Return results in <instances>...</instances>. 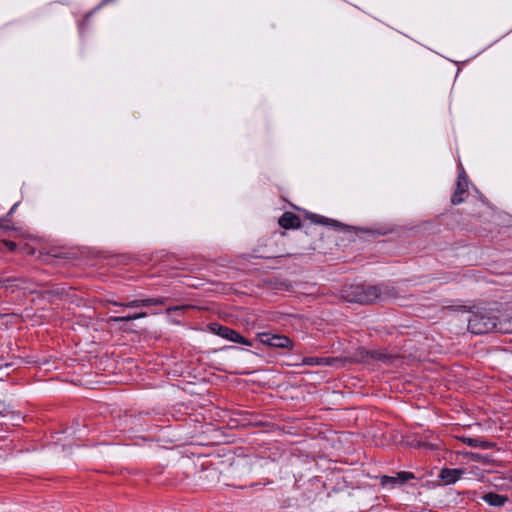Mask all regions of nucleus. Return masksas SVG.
<instances>
[{
    "label": "nucleus",
    "mask_w": 512,
    "mask_h": 512,
    "mask_svg": "<svg viewBox=\"0 0 512 512\" xmlns=\"http://www.w3.org/2000/svg\"><path fill=\"white\" fill-rule=\"evenodd\" d=\"M342 293L343 298L347 302L367 305L382 302L393 297L395 290L384 284H355L345 287Z\"/></svg>",
    "instance_id": "f257e3e1"
},
{
    "label": "nucleus",
    "mask_w": 512,
    "mask_h": 512,
    "mask_svg": "<svg viewBox=\"0 0 512 512\" xmlns=\"http://www.w3.org/2000/svg\"><path fill=\"white\" fill-rule=\"evenodd\" d=\"M499 318L492 310L473 313L468 318V330L476 335L498 332Z\"/></svg>",
    "instance_id": "f03ea898"
},
{
    "label": "nucleus",
    "mask_w": 512,
    "mask_h": 512,
    "mask_svg": "<svg viewBox=\"0 0 512 512\" xmlns=\"http://www.w3.org/2000/svg\"><path fill=\"white\" fill-rule=\"evenodd\" d=\"M256 341L260 344L274 347V348H292L293 342L292 340L281 334H272L269 332H263L256 334Z\"/></svg>",
    "instance_id": "7ed1b4c3"
},
{
    "label": "nucleus",
    "mask_w": 512,
    "mask_h": 512,
    "mask_svg": "<svg viewBox=\"0 0 512 512\" xmlns=\"http://www.w3.org/2000/svg\"><path fill=\"white\" fill-rule=\"evenodd\" d=\"M469 183L470 181L468 176L464 168L461 166L457 176L455 191L451 196V203L453 205H459L465 201L466 197L468 196Z\"/></svg>",
    "instance_id": "20e7f679"
},
{
    "label": "nucleus",
    "mask_w": 512,
    "mask_h": 512,
    "mask_svg": "<svg viewBox=\"0 0 512 512\" xmlns=\"http://www.w3.org/2000/svg\"><path fill=\"white\" fill-rule=\"evenodd\" d=\"M359 354L361 361H367L369 358H371L373 360L380 361L386 364L392 363L394 358L392 355L381 350H362L359 352Z\"/></svg>",
    "instance_id": "39448f33"
},
{
    "label": "nucleus",
    "mask_w": 512,
    "mask_h": 512,
    "mask_svg": "<svg viewBox=\"0 0 512 512\" xmlns=\"http://www.w3.org/2000/svg\"><path fill=\"white\" fill-rule=\"evenodd\" d=\"M279 225L284 229H297L301 226V219L293 212H284L278 220Z\"/></svg>",
    "instance_id": "423d86ee"
},
{
    "label": "nucleus",
    "mask_w": 512,
    "mask_h": 512,
    "mask_svg": "<svg viewBox=\"0 0 512 512\" xmlns=\"http://www.w3.org/2000/svg\"><path fill=\"white\" fill-rule=\"evenodd\" d=\"M464 471L457 468H443L440 470L438 477L446 485L454 484L463 475Z\"/></svg>",
    "instance_id": "0eeeda50"
},
{
    "label": "nucleus",
    "mask_w": 512,
    "mask_h": 512,
    "mask_svg": "<svg viewBox=\"0 0 512 512\" xmlns=\"http://www.w3.org/2000/svg\"><path fill=\"white\" fill-rule=\"evenodd\" d=\"M481 499L486 502L488 505L493 507H503L508 501L509 498L507 495L498 494L495 492L485 493Z\"/></svg>",
    "instance_id": "6e6552de"
},
{
    "label": "nucleus",
    "mask_w": 512,
    "mask_h": 512,
    "mask_svg": "<svg viewBox=\"0 0 512 512\" xmlns=\"http://www.w3.org/2000/svg\"><path fill=\"white\" fill-rule=\"evenodd\" d=\"M223 339L229 340L231 342L239 343L246 346H254V341L249 340L242 336L238 331L227 326Z\"/></svg>",
    "instance_id": "1a4fd4ad"
},
{
    "label": "nucleus",
    "mask_w": 512,
    "mask_h": 512,
    "mask_svg": "<svg viewBox=\"0 0 512 512\" xmlns=\"http://www.w3.org/2000/svg\"><path fill=\"white\" fill-rule=\"evenodd\" d=\"M336 361L338 359L334 357H305L302 364L306 366H332Z\"/></svg>",
    "instance_id": "9d476101"
},
{
    "label": "nucleus",
    "mask_w": 512,
    "mask_h": 512,
    "mask_svg": "<svg viewBox=\"0 0 512 512\" xmlns=\"http://www.w3.org/2000/svg\"><path fill=\"white\" fill-rule=\"evenodd\" d=\"M463 443L472 448L492 449L496 446L495 443L481 440L480 438H463Z\"/></svg>",
    "instance_id": "9b49d317"
},
{
    "label": "nucleus",
    "mask_w": 512,
    "mask_h": 512,
    "mask_svg": "<svg viewBox=\"0 0 512 512\" xmlns=\"http://www.w3.org/2000/svg\"><path fill=\"white\" fill-rule=\"evenodd\" d=\"M108 303L118 306V307H124V308H142L145 307L144 299H136L128 302H119L114 300H108Z\"/></svg>",
    "instance_id": "f8f14e48"
},
{
    "label": "nucleus",
    "mask_w": 512,
    "mask_h": 512,
    "mask_svg": "<svg viewBox=\"0 0 512 512\" xmlns=\"http://www.w3.org/2000/svg\"><path fill=\"white\" fill-rule=\"evenodd\" d=\"M307 217H308V219L311 220L312 223H315V224L332 225V226H339V227L342 226L339 222H337L335 220L328 219V218H325V217L317 215V214L310 213Z\"/></svg>",
    "instance_id": "ddd939ff"
},
{
    "label": "nucleus",
    "mask_w": 512,
    "mask_h": 512,
    "mask_svg": "<svg viewBox=\"0 0 512 512\" xmlns=\"http://www.w3.org/2000/svg\"><path fill=\"white\" fill-rule=\"evenodd\" d=\"M498 332L509 334L512 333V317L499 319Z\"/></svg>",
    "instance_id": "4468645a"
},
{
    "label": "nucleus",
    "mask_w": 512,
    "mask_h": 512,
    "mask_svg": "<svg viewBox=\"0 0 512 512\" xmlns=\"http://www.w3.org/2000/svg\"><path fill=\"white\" fill-rule=\"evenodd\" d=\"M169 298L167 297H157V298H146L144 299L145 307L149 306H161L165 305L168 302Z\"/></svg>",
    "instance_id": "2eb2a0df"
},
{
    "label": "nucleus",
    "mask_w": 512,
    "mask_h": 512,
    "mask_svg": "<svg viewBox=\"0 0 512 512\" xmlns=\"http://www.w3.org/2000/svg\"><path fill=\"white\" fill-rule=\"evenodd\" d=\"M380 484L383 486V487H388V488H394L398 483V480H397V476H388V475H383L381 477V481H380Z\"/></svg>",
    "instance_id": "dca6fc26"
},
{
    "label": "nucleus",
    "mask_w": 512,
    "mask_h": 512,
    "mask_svg": "<svg viewBox=\"0 0 512 512\" xmlns=\"http://www.w3.org/2000/svg\"><path fill=\"white\" fill-rule=\"evenodd\" d=\"M412 446L413 447H417V448H424V449H427V450H436V449H438V445L437 444L429 443V442L423 441V440H414L412 442Z\"/></svg>",
    "instance_id": "f3484780"
},
{
    "label": "nucleus",
    "mask_w": 512,
    "mask_h": 512,
    "mask_svg": "<svg viewBox=\"0 0 512 512\" xmlns=\"http://www.w3.org/2000/svg\"><path fill=\"white\" fill-rule=\"evenodd\" d=\"M397 480L399 484H404L408 482L409 480L415 479V475L412 472L408 471H400L397 473Z\"/></svg>",
    "instance_id": "a211bd4d"
},
{
    "label": "nucleus",
    "mask_w": 512,
    "mask_h": 512,
    "mask_svg": "<svg viewBox=\"0 0 512 512\" xmlns=\"http://www.w3.org/2000/svg\"><path fill=\"white\" fill-rule=\"evenodd\" d=\"M136 320L135 314H127L123 316H110L109 321L113 323L129 322Z\"/></svg>",
    "instance_id": "6ab92c4d"
},
{
    "label": "nucleus",
    "mask_w": 512,
    "mask_h": 512,
    "mask_svg": "<svg viewBox=\"0 0 512 512\" xmlns=\"http://www.w3.org/2000/svg\"><path fill=\"white\" fill-rule=\"evenodd\" d=\"M226 328L227 326L221 325L219 323L210 324V330L221 338H223Z\"/></svg>",
    "instance_id": "aec40b11"
},
{
    "label": "nucleus",
    "mask_w": 512,
    "mask_h": 512,
    "mask_svg": "<svg viewBox=\"0 0 512 512\" xmlns=\"http://www.w3.org/2000/svg\"><path fill=\"white\" fill-rule=\"evenodd\" d=\"M2 245H4L11 252H14L17 249V244L10 240H3Z\"/></svg>",
    "instance_id": "412c9836"
},
{
    "label": "nucleus",
    "mask_w": 512,
    "mask_h": 512,
    "mask_svg": "<svg viewBox=\"0 0 512 512\" xmlns=\"http://www.w3.org/2000/svg\"><path fill=\"white\" fill-rule=\"evenodd\" d=\"M15 277H8L6 279H0V288H2L5 284L12 283L16 281Z\"/></svg>",
    "instance_id": "4be33fe9"
},
{
    "label": "nucleus",
    "mask_w": 512,
    "mask_h": 512,
    "mask_svg": "<svg viewBox=\"0 0 512 512\" xmlns=\"http://www.w3.org/2000/svg\"><path fill=\"white\" fill-rule=\"evenodd\" d=\"M6 221H7L6 217L0 218V229H4V230L12 229V227L10 225L4 224V222H6Z\"/></svg>",
    "instance_id": "5701e85b"
},
{
    "label": "nucleus",
    "mask_w": 512,
    "mask_h": 512,
    "mask_svg": "<svg viewBox=\"0 0 512 512\" xmlns=\"http://www.w3.org/2000/svg\"><path fill=\"white\" fill-rule=\"evenodd\" d=\"M18 205H19V202L15 203V204L11 207V209L9 210V212H8V213L6 214V216H5L7 219H8V217H10V216L15 212L16 208L18 207Z\"/></svg>",
    "instance_id": "b1692460"
},
{
    "label": "nucleus",
    "mask_w": 512,
    "mask_h": 512,
    "mask_svg": "<svg viewBox=\"0 0 512 512\" xmlns=\"http://www.w3.org/2000/svg\"><path fill=\"white\" fill-rule=\"evenodd\" d=\"M134 314H135L136 320L147 317L146 312H139V313H134Z\"/></svg>",
    "instance_id": "393cba45"
},
{
    "label": "nucleus",
    "mask_w": 512,
    "mask_h": 512,
    "mask_svg": "<svg viewBox=\"0 0 512 512\" xmlns=\"http://www.w3.org/2000/svg\"><path fill=\"white\" fill-rule=\"evenodd\" d=\"M114 1H115V0H102V1L100 2V4H99V6H98V7H101V6L107 5V4L112 3V2H114Z\"/></svg>",
    "instance_id": "a878e982"
},
{
    "label": "nucleus",
    "mask_w": 512,
    "mask_h": 512,
    "mask_svg": "<svg viewBox=\"0 0 512 512\" xmlns=\"http://www.w3.org/2000/svg\"><path fill=\"white\" fill-rule=\"evenodd\" d=\"M91 13H88L85 15V18L83 19L82 23L80 24V27L82 28L83 25L88 21L89 17H90Z\"/></svg>",
    "instance_id": "bb28decb"
},
{
    "label": "nucleus",
    "mask_w": 512,
    "mask_h": 512,
    "mask_svg": "<svg viewBox=\"0 0 512 512\" xmlns=\"http://www.w3.org/2000/svg\"><path fill=\"white\" fill-rule=\"evenodd\" d=\"M180 309H182V307H180V306H175V307H173V308H169V309H168V311H175V310H180Z\"/></svg>",
    "instance_id": "cd10ccee"
},
{
    "label": "nucleus",
    "mask_w": 512,
    "mask_h": 512,
    "mask_svg": "<svg viewBox=\"0 0 512 512\" xmlns=\"http://www.w3.org/2000/svg\"><path fill=\"white\" fill-rule=\"evenodd\" d=\"M236 347L235 346H226L224 347V349H235Z\"/></svg>",
    "instance_id": "c85d7f7f"
}]
</instances>
